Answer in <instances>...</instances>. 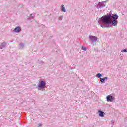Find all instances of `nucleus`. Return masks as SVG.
<instances>
[{
  "label": "nucleus",
  "mask_w": 127,
  "mask_h": 127,
  "mask_svg": "<svg viewBox=\"0 0 127 127\" xmlns=\"http://www.w3.org/2000/svg\"><path fill=\"white\" fill-rule=\"evenodd\" d=\"M14 31L16 33H19V32L21 31V27H20V26H17L16 28H15Z\"/></svg>",
  "instance_id": "nucleus-6"
},
{
  "label": "nucleus",
  "mask_w": 127,
  "mask_h": 127,
  "mask_svg": "<svg viewBox=\"0 0 127 127\" xmlns=\"http://www.w3.org/2000/svg\"><path fill=\"white\" fill-rule=\"evenodd\" d=\"M81 49L82 50H84V51H86V50H87V48H86L85 47H82V48H81Z\"/></svg>",
  "instance_id": "nucleus-14"
},
{
  "label": "nucleus",
  "mask_w": 127,
  "mask_h": 127,
  "mask_svg": "<svg viewBox=\"0 0 127 127\" xmlns=\"http://www.w3.org/2000/svg\"><path fill=\"white\" fill-rule=\"evenodd\" d=\"M6 46V42H4L2 43L1 45L0 46V49H3Z\"/></svg>",
  "instance_id": "nucleus-8"
},
{
  "label": "nucleus",
  "mask_w": 127,
  "mask_h": 127,
  "mask_svg": "<svg viewBox=\"0 0 127 127\" xmlns=\"http://www.w3.org/2000/svg\"><path fill=\"white\" fill-rule=\"evenodd\" d=\"M106 2H107V1L100 2L97 6V8L99 9V8H103V7H105V6H106V5L103 3H106Z\"/></svg>",
  "instance_id": "nucleus-4"
},
{
  "label": "nucleus",
  "mask_w": 127,
  "mask_h": 127,
  "mask_svg": "<svg viewBox=\"0 0 127 127\" xmlns=\"http://www.w3.org/2000/svg\"><path fill=\"white\" fill-rule=\"evenodd\" d=\"M108 80V77H105L102 78H100V82L102 84L105 83V81Z\"/></svg>",
  "instance_id": "nucleus-9"
},
{
  "label": "nucleus",
  "mask_w": 127,
  "mask_h": 127,
  "mask_svg": "<svg viewBox=\"0 0 127 127\" xmlns=\"http://www.w3.org/2000/svg\"><path fill=\"white\" fill-rule=\"evenodd\" d=\"M20 49H23L24 48V44L23 43H21L19 45Z\"/></svg>",
  "instance_id": "nucleus-11"
},
{
  "label": "nucleus",
  "mask_w": 127,
  "mask_h": 127,
  "mask_svg": "<svg viewBox=\"0 0 127 127\" xmlns=\"http://www.w3.org/2000/svg\"><path fill=\"white\" fill-rule=\"evenodd\" d=\"M111 124H112V125H113V124H114V121H111Z\"/></svg>",
  "instance_id": "nucleus-18"
},
{
  "label": "nucleus",
  "mask_w": 127,
  "mask_h": 127,
  "mask_svg": "<svg viewBox=\"0 0 127 127\" xmlns=\"http://www.w3.org/2000/svg\"><path fill=\"white\" fill-rule=\"evenodd\" d=\"M41 63H44V62L43 61H41Z\"/></svg>",
  "instance_id": "nucleus-19"
},
{
  "label": "nucleus",
  "mask_w": 127,
  "mask_h": 127,
  "mask_svg": "<svg viewBox=\"0 0 127 127\" xmlns=\"http://www.w3.org/2000/svg\"><path fill=\"white\" fill-rule=\"evenodd\" d=\"M118 18L119 16L117 14L112 15V13L110 12L108 14L101 17L98 23L102 28H109L118 25Z\"/></svg>",
  "instance_id": "nucleus-1"
},
{
  "label": "nucleus",
  "mask_w": 127,
  "mask_h": 127,
  "mask_svg": "<svg viewBox=\"0 0 127 127\" xmlns=\"http://www.w3.org/2000/svg\"><path fill=\"white\" fill-rule=\"evenodd\" d=\"M121 52H127V49H124L121 51Z\"/></svg>",
  "instance_id": "nucleus-15"
},
{
  "label": "nucleus",
  "mask_w": 127,
  "mask_h": 127,
  "mask_svg": "<svg viewBox=\"0 0 127 127\" xmlns=\"http://www.w3.org/2000/svg\"><path fill=\"white\" fill-rule=\"evenodd\" d=\"M46 88V83L44 81H41L39 82L37 87V90H43L44 91Z\"/></svg>",
  "instance_id": "nucleus-2"
},
{
  "label": "nucleus",
  "mask_w": 127,
  "mask_h": 127,
  "mask_svg": "<svg viewBox=\"0 0 127 127\" xmlns=\"http://www.w3.org/2000/svg\"><path fill=\"white\" fill-rule=\"evenodd\" d=\"M102 74L101 73H97L96 74L97 78H98V79H100V78L102 77Z\"/></svg>",
  "instance_id": "nucleus-12"
},
{
  "label": "nucleus",
  "mask_w": 127,
  "mask_h": 127,
  "mask_svg": "<svg viewBox=\"0 0 127 127\" xmlns=\"http://www.w3.org/2000/svg\"><path fill=\"white\" fill-rule=\"evenodd\" d=\"M59 20H62V19L63 18V16H60L59 17Z\"/></svg>",
  "instance_id": "nucleus-16"
},
{
  "label": "nucleus",
  "mask_w": 127,
  "mask_h": 127,
  "mask_svg": "<svg viewBox=\"0 0 127 127\" xmlns=\"http://www.w3.org/2000/svg\"><path fill=\"white\" fill-rule=\"evenodd\" d=\"M115 100V98L112 96V95H108L106 96L107 102H113Z\"/></svg>",
  "instance_id": "nucleus-5"
},
{
  "label": "nucleus",
  "mask_w": 127,
  "mask_h": 127,
  "mask_svg": "<svg viewBox=\"0 0 127 127\" xmlns=\"http://www.w3.org/2000/svg\"><path fill=\"white\" fill-rule=\"evenodd\" d=\"M98 113L99 117H101V118H103L104 116H105V113L101 110H98Z\"/></svg>",
  "instance_id": "nucleus-7"
},
{
  "label": "nucleus",
  "mask_w": 127,
  "mask_h": 127,
  "mask_svg": "<svg viewBox=\"0 0 127 127\" xmlns=\"http://www.w3.org/2000/svg\"><path fill=\"white\" fill-rule=\"evenodd\" d=\"M38 127H41L42 126V124L41 123H39L37 124Z\"/></svg>",
  "instance_id": "nucleus-17"
},
{
  "label": "nucleus",
  "mask_w": 127,
  "mask_h": 127,
  "mask_svg": "<svg viewBox=\"0 0 127 127\" xmlns=\"http://www.w3.org/2000/svg\"><path fill=\"white\" fill-rule=\"evenodd\" d=\"M61 11L62 12H66V9L64 7V5L61 6Z\"/></svg>",
  "instance_id": "nucleus-10"
},
{
  "label": "nucleus",
  "mask_w": 127,
  "mask_h": 127,
  "mask_svg": "<svg viewBox=\"0 0 127 127\" xmlns=\"http://www.w3.org/2000/svg\"><path fill=\"white\" fill-rule=\"evenodd\" d=\"M28 19L29 20H30V19H34V17H33V15L31 14V16L28 18Z\"/></svg>",
  "instance_id": "nucleus-13"
},
{
  "label": "nucleus",
  "mask_w": 127,
  "mask_h": 127,
  "mask_svg": "<svg viewBox=\"0 0 127 127\" xmlns=\"http://www.w3.org/2000/svg\"><path fill=\"white\" fill-rule=\"evenodd\" d=\"M89 39L92 43H96L98 41V38L92 35L89 36Z\"/></svg>",
  "instance_id": "nucleus-3"
}]
</instances>
